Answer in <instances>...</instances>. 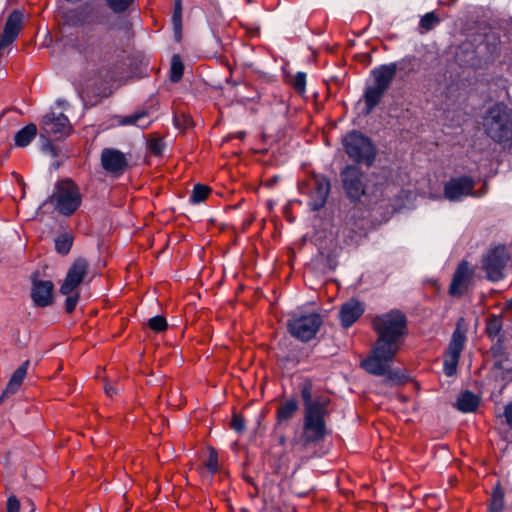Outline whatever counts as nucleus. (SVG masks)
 I'll return each instance as SVG.
<instances>
[{
	"label": "nucleus",
	"mask_w": 512,
	"mask_h": 512,
	"mask_svg": "<svg viewBox=\"0 0 512 512\" xmlns=\"http://www.w3.org/2000/svg\"><path fill=\"white\" fill-rule=\"evenodd\" d=\"M33 284H34L33 288H45V289H48V288H53V286H54L51 281H39V282H36L35 279H33Z\"/></svg>",
	"instance_id": "nucleus-42"
},
{
	"label": "nucleus",
	"mask_w": 512,
	"mask_h": 512,
	"mask_svg": "<svg viewBox=\"0 0 512 512\" xmlns=\"http://www.w3.org/2000/svg\"><path fill=\"white\" fill-rule=\"evenodd\" d=\"M397 72L395 62L380 65L371 71L373 77L372 83L388 90Z\"/></svg>",
	"instance_id": "nucleus-18"
},
{
	"label": "nucleus",
	"mask_w": 512,
	"mask_h": 512,
	"mask_svg": "<svg viewBox=\"0 0 512 512\" xmlns=\"http://www.w3.org/2000/svg\"><path fill=\"white\" fill-rule=\"evenodd\" d=\"M31 505V509H30V512H34L35 511V505L33 502L30 503Z\"/></svg>",
	"instance_id": "nucleus-47"
},
{
	"label": "nucleus",
	"mask_w": 512,
	"mask_h": 512,
	"mask_svg": "<svg viewBox=\"0 0 512 512\" xmlns=\"http://www.w3.org/2000/svg\"><path fill=\"white\" fill-rule=\"evenodd\" d=\"M330 192V182L323 176H315L311 183L309 207L313 211L321 209Z\"/></svg>",
	"instance_id": "nucleus-15"
},
{
	"label": "nucleus",
	"mask_w": 512,
	"mask_h": 512,
	"mask_svg": "<svg viewBox=\"0 0 512 512\" xmlns=\"http://www.w3.org/2000/svg\"><path fill=\"white\" fill-rule=\"evenodd\" d=\"M323 325V317L320 313L312 311L294 312L287 319V332L294 339L308 343L316 338Z\"/></svg>",
	"instance_id": "nucleus-4"
},
{
	"label": "nucleus",
	"mask_w": 512,
	"mask_h": 512,
	"mask_svg": "<svg viewBox=\"0 0 512 512\" xmlns=\"http://www.w3.org/2000/svg\"><path fill=\"white\" fill-rule=\"evenodd\" d=\"M386 91L383 87L377 86L372 82L367 85L364 94L367 112H371L380 103Z\"/></svg>",
	"instance_id": "nucleus-23"
},
{
	"label": "nucleus",
	"mask_w": 512,
	"mask_h": 512,
	"mask_svg": "<svg viewBox=\"0 0 512 512\" xmlns=\"http://www.w3.org/2000/svg\"><path fill=\"white\" fill-rule=\"evenodd\" d=\"M466 290H448L449 294L453 297H460Z\"/></svg>",
	"instance_id": "nucleus-43"
},
{
	"label": "nucleus",
	"mask_w": 512,
	"mask_h": 512,
	"mask_svg": "<svg viewBox=\"0 0 512 512\" xmlns=\"http://www.w3.org/2000/svg\"><path fill=\"white\" fill-rule=\"evenodd\" d=\"M300 408L299 402L295 397H290L281 402L276 409V423L275 428L284 424H288L296 415Z\"/></svg>",
	"instance_id": "nucleus-17"
},
{
	"label": "nucleus",
	"mask_w": 512,
	"mask_h": 512,
	"mask_svg": "<svg viewBox=\"0 0 512 512\" xmlns=\"http://www.w3.org/2000/svg\"><path fill=\"white\" fill-rule=\"evenodd\" d=\"M471 275L472 270L470 269L468 262H461L454 274L449 288H460L461 286L466 285Z\"/></svg>",
	"instance_id": "nucleus-24"
},
{
	"label": "nucleus",
	"mask_w": 512,
	"mask_h": 512,
	"mask_svg": "<svg viewBox=\"0 0 512 512\" xmlns=\"http://www.w3.org/2000/svg\"><path fill=\"white\" fill-rule=\"evenodd\" d=\"M372 328L377 338L370 354L391 355L399 352L408 335V319L406 314L397 308L378 314L372 319Z\"/></svg>",
	"instance_id": "nucleus-2"
},
{
	"label": "nucleus",
	"mask_w": 512,
	"mask_h": 512,
	"mask_svg": "<svg viewBox=\"0 0 512 512\" xmlns=\"http://www.w3.org/2000/svg\"><path fill=\"white\" fill-rule=\"evenodd\" d=\"M64 105H65L64 101H60L59 100V101L56 102V106H58V107H63Z\"/></svg>",
	"instance_id": "nucleus-45"
},
{
	"label": "nucleus",
	"mask_w": 512,
	"mask_h": 512,
	"mask_svg": "<svg viewBox=\"0 0 512 512\" xmlns=\"http://www.w3.org/2000/svg\"><path fill=\"white\" fill-rule=\"evenodd\" d=\"M54 290H31L30 298L35 307L45 308L54 303Z\"/></svg>",
	"instance_id": "nucleus-25"
},
{
	"label": "nucleus",
	"mask_w": 512,
	"mask_h": 512,
	"mask_svg": "<svg viewBox=\"0 0 512 512\" xmlns=\"http://www.w3.org/2000/svg\"><path fill=\"white\" fill-rule=\"evenodd\" d=\"M279 442L280 444H284L285 442V437L284 436H281L280 439H279Z\"/></svg>",
	"instance_id": "nucleus-48"
},
{
	"label": "nucleus",
	"mask_w": 512,
	"mask_h": 512,
	"mask_svg": "<svg viewBox=\"0 0 512 512\" xmlns=\"http://www.w3.org/2000/svg\"><path fill=\"white\" fill-rule=\"evenodd\" d=\"M95 272L84 258H78L70 266L61 288H77L81 284H89Z\"/></svg>",
	"instance_id": "nucleus-13"
},
{
	"label": "nucleus",
	"mask_w": 512,
	"mask_h": 512,
	"mask_svg": "<svg viewBox=\"0 0 512 512\" xmlns=\"http://www.w3.org/2000/svg\"><path fill=\"white\" fill-rule=\"evenodd\" d=\"M504 340L505 336H500L497 338L496 343L490 348L493 357H499L502 354Z\"/></svg>",
	"instance_id": "nucleus-40"
},
{
	"label": "nucleus",
	"mask_w": 512,
	"mask_h": 512,
	"mask_svg": "<svg viewBox=\"0 0 512 512\" xmlns=\"http://www.w3.org/2000/svg\"><path fill=\"white\" fill-rule=\"evenodd\" d=\"M184 66L181 57L177 54L172 56L170 79L172 82H178L183 76Z\"/></svg>",
	"instance_id": "nucleus-30"
},
{
	"label": "nucleus",
	"mask_w": 512,
	"mask_h": 512,
	"mask_svg": "<svg viewBox=\"0 0 512 512\" xmlns=\"http://www.w3.org/2000/svg\"><path fill=\"white\" fill-rule=\"evenodd\" d=\"M230 426L235 432L242 433L245 430L244 417L240 414H233Z\"/></svg>",
	"instance_id": "nucleus-36"
},
{
	"label": "nucleus",
	"mask_w": 512,
	"mask_h": 512,
	"mask_svg": "<svg viewBox=\"0 0 512 512\" xmlns=\"http://www.w3.org/2000/svg\"><path fill=\"white\" fill-rule=\"evenodd\" d=\"M30 365V361H24L12 374L10 377L8 384L0 396V403H3L4 400L10 395L15 394L21 387L23 380L27 375V370Z\"/></svg>",
	"instance_id": "nucleus-19"
},
{
	"label": "nucleus",
	"mask_w": 512,
	"mask_h": 512,
	"mask_svg": "<svg viewBox=\"0 0 512 512\" xmlns=\"http://www.w3.org/2000/svg\"><path fill=\"white\" fill-rule=\"evenodd\" d=\"M172 24L175 38L177 41L181 38V7L180 3H176L175 11L172 16Z\"/></svg>",
	"instance_id": "nucleus-34"
},
{
	"label": "nucleus",
	"mask_w": 512,
	"mask_h": 512,
	"mask_svg": "<svg viewBox=\"0 0 512 512\" xmlns=\"http://www.w3.org/2000/svg\"><path fill=\"white\" fill-rule=\"evenodd\" d=\"M343 187L351 200H358L366 194L363 173L355 165H347L341 172Z\"/></svg>",
	"instance_id": "nucleus-11"
},
{
	"label": "nucleus",
	"mask_w": 512,
	"mask_h": 512,
	"mask_svg": "<svg viewBox=\"0 0 512 512\" xmlns=\"http://www.w3.org/2000/svg\"><path fill=\"white\" fill-rule=\"evenodd\" d=\"M48 201L59 214L70 216L80 207L82 196L75 183L71 180H64L57 183Z\"/></svg>",
	"instance_id": "nucleus-7"
},
{
	"label": "nucleus",
	"mask_w": 512,
	"mask_h": 512,
	"mask_svg": "<svg viewBox=\"0 0 512 512\" xmlns=\"http://www.w3.org/2000/svg\"><path fill=\"white\" fill-rule=\"evenodd\" d=\"M37 134V127L35 124L30 123L20 129L14 137L15 144L18 147H26L35 138Z\"/></svg>",
	"instance_id": "nucleus-26"
},
{
	"label": "nucleus",
	"mask_w": 512,
	"mask_h": 512,
	"mask_svg": "<svg viewBox=\"0 0 512 512\" xmlns=\"http://www.w3.org/2000/svg\"><path fill=\"white\" fill-rule=\"evenodd\" d=\"M343 146L349 158L358 164L371 166L376 158V147L364 134L351 131L343 138Z\"/></svg>",
	"instance_id": "nucleus-6"
},
{
	"label": "nucleus",
	"mask_w": 512,
	"mask_h": 512,
	"mask_svg": "<svg viewBox=\"0 0 512 512\" xmlns=\"http://www.w3.org/2000/svg\"><path fill=\"white\" fill-rule=\"evenodd\" d=\"M101 165L107 173L120 176L128 167V159L120 150L105 148L101 152Z\"/></svg>",
	"instance_id": "nucleus-14"
},
{
	"label": "nucleus",
	"mask_w": 512,
	"mask_h": 512,
	"mask_svg": "<svg viewBox=\"0 0 512 512\" xmlns=\"http://www.w3.org/2000/svg\"><path fill=\"white\" fill-rule=\"evenodd\" d=\"M438 18L436 17V15L433 13V12H429V13H426L421 21H420V24H421V27H423L424 29L426 30H429L431 29L436 23H438Z\"/></svg>",
	"instance_id": "nucleus-37"
},
{
	"label": "nucleus",
	"mask_w": 512,
	"mask_h": 512,
	"mask_svg": "<svg viewBox=\"0 0 512 512\" xmlns=\"http://www.w3.org/2000/svg\"><path fill=\"white\" fill-rule=\"evenodd\" d=\"M21 503L15 495L8 497L6 502V512H20Z\"/></svg>",
	"instance_id": "nucleus-39"
},
{
	"label": "nucleus",
	"mask_w": 512,
	"mask_h": 512,
	"mask_svg": "<svg viewBox=\"0 0 512 512\" xmlns=\"http://www.w3.org/2000/svg\"><path fill=\"white\" fill-rule=\"evenodd\" d=\"M148 326L154 332L161 333L167 330L168 323L164 316L156 315L149 319Z\"/></svg>",
	"instance_id": "nucleus-33"
},
{
	"label": "nucleus",
	"mask_w": 512,
	"mask_h": 512,
	"mask_svg": "<svg viewBox=\"0 0 512 512\" xmlns=\"http://www.w3.org/2000/svg\"><path fill=\"white\" fill-rule=\"evenodd\" d=\"M210 189L206 185L196 184L192 190L190 195V202L193 204H199L203 202L207 195L209 194Z\"/></svg>",
	"instance_id": "nucleus-31"
},
{
	"label": "nucleus",
	"mask_w": 512,
	"mask_h": 512,
	"mask_svg": "<svg viewBox=\"0 0 512 512\" xmlns=\"http://www.w3.org/2000/svg\"><path fill=\"white\" fill-rule=\"evenodd\" d=\"M29 409H32V407H26L25 411H28Z\"/></svg>",
	"instance_id": "nucleus-49"
},
{
	"label": "nucleus",
	"mask_w": 512,
	"mask_h": 512,
	"mask_svg": "<svg viewBox=\"0 0 512 512\" xmlns=\"http://www.w3.org/2000/svg\"><path fill=\"white\" fill-rule=\"evenodd\" d=\"M134 0H107L108 6L116 13L125 11Z\"/></svg>",
	"instance_id": "nucleus-35"
},
{
	"label": "nucleus",
	"mask_w": 512,
	"mask_h": 512,
	"mask_svg": "<svg viewBox=\"0 0 512 512\" xmlns=\"http://www.w3.org/2000/svg\"><path fill=\"white\" fill-rule=\"evenodd\" d=\"M510 259V253L505 246L491 249L483 259V269L487 278L497 282L504 277V269Z\"/></svg>",
	"instance_id": "nucleus-10"
},
{
	"label": "nucleus",
	"mask_w": 512,
	"mask_h": 512,
	"mask_svg": "<svg viewBox=\"0 0 512 512\" xmlns=\"http://www.w3.org/2000/svg\"><path fill=\"white\" fill-rule=\"evenodd\" d=\"M205 467L211 475H215L219 470L218 452L213 447L209 448V454L205 462Z\"/></svg>",
	"instance_id": "nucleus-32"
},
{
	"label": "nucleus",
	"mask_w": 512,
	"mask_h": 512,
	"mask_svg": "<svg viewBox=\"0 0 512 512\" xmlns=\"http://www.w3.org/2000/svg\"><path fill=\"white\" fill-rule=\"evenodd\" d=\"M293 86L300 92H304L306 86V74L304 72H297L293 79Z\"/></svg>",
	"instance_id": "nucleus-38"
},
{
	"label": "nucleus",
	"mask_w": 512,
	"mask_h": 512,
	"mask_svg": "<svg viewBox=\"0 0 512 512\" xmlns=\"http://www.w3.org/2000/svg\"><path fill=\"white\" fill-rule=\"evenodd\" d=\"M480 403V396L466 389L458 394L454 407L462 413H473L478 409Z\"/></svg>",
	"instance_id": "nucleus-20"
},
{
	"label": "nucleus",
	"mask_w": 512,
	"mask_h": 512,
	"mask_svg": "<svg viewBox=\"0 0 512 512\" xmlns=\"http://www.w3.org/2000/svg\"><path fill=\"white\" fill-rule=\"evenodd\" d=\"M105 392L109 395V396H113V394H116L117 391L115 388L111 387V386H105Z\"/></svg>",
	"instance_id": "nucleus-44"
},
{
	"label": "nucleus",
	"mask_w": 512,
	"mask_h": 512,
	"mask_svg": "<svg viewBox=\"0 0 512 512\" xmlns=\"http://www.w3.org/2000/svg\"><path fill=\"white\" fill-rule=\"evenodd\" d=\"M482 123L492 140L512 146V109L502 103L495 104L488 109Z\"/></svg>",
	"instance_id": "nucleus-3"
},
{
	"label": "nucleus",
	"mask_w": 512,
	"mask_h": 512,
	"mask_svg": "<svg viewBox=\"0 0 512 512\" xmlns=\"http://www.w3.org/2000/svg\"><path fill=\"white\" fill-rule=\"evenodd\" d=\"M119 126H136L139 128H147L151 124V119L145 111L134 112L125 116L115 117Z\"/></svg>",
	"instance_id": "nucleus-21"
},
{
	"label": "nucleus",
	"mask_w": 512,
	"mask_h": 512,
	"mask_svg": "<svg viewBox=\"0 0 512 512\" xmlns=\"http://www.w3.org/2000/svg\"><path fill=\"white\" fill-rule=\"evenodd\" d=\"M503 417L507 426L512 430V402L504 406Z\"/></svg>",
	"instance_id": "nucleus-41"
},
{
	"label": "nucleus",
	"mask_w": 512,
	"mask_h": 512,
	"mask_svg": "<svg viewBox=\"0 0 512 512\" xmlns=\"http://www.w3.org/2000/svg\"><path fill=\"white\" fill-rule=\"evenodd\" d=\"M467 341L465 319L458 318L450 342L444 354L443 372L446 376L452 377L457 372L461 353Z\"/></svg>",
	"instance_id": "nucleus-8"
},
{
	"label": "nucleus",
	"mask_w": 512,
	"mask_h": 512,
	"mask_svg": "<svg viewBox=\"0 0 512 512\" xmlns=\"http://www.w3.org/2000/svg\"><path fill=\"white\" fill-rule=\"evenodd\" d=\"M42 129L46 135H54L60 139L70 134L72 126L62 111L52 109L43 116Z\"/></svg>",
	"instance_id": "nucleus-12"
},
{
	"label": "nucleus",
	"mask_w": 512,
	"mask_h": 512,
	"mask_svg": "<svg viewBox=\"0 0 512 512\" xmlns=\"http://www.w3.org/2000/svg\"><path fill=\"white\" fill-rule=\"evenodd\" d=\"M475 181L469 176L452 177L444 185V197L452 202L462 201L467 196L482 197L487 192L484 184L478 191L474 190Z\"/></svg>",
	"instance_id": "nucleus-9"
},
{
	"label": "nucleus",
	"mask_w": 512,
	"mask_h": 512,
	"mask_svg": "<svg viewBox=\"0 0 512 512\" xmlns=\"http://www.w3.org/2000/svg\"><path fill=\"white\" fill-rule=\"evenodd\" d=\"M298 497H305L307 495L306 492H295Z\"/></svg>",
	"instance_id": "nucleus-46"
},
{
	"label": "nucleus",
	"mask_w": 512,
	"mask_h": 512,
	"mask_svg": "<svg viewBox=\"0 0 512 512\" xmlns=\"http://www.w3.org/2000/svg\"><path fill=\"white\" fill-rule=\"evenodd\" d=\"M364 313L362 304L357 300L344 303L339 311V319L343 328L351 327Z\"/></svg>",
	"instance_id": "nucleus-16"
},
{
	"label": "nucleus",
	"mask_w": 512,
	"mask_h": 512,
	"mask_svg": "<svg viewBox=\"0 0 512 512\" xmlns=\"http://www.w3.org/2000/svg\"><path fill=\"white\" fill-rule=\"evenodd\" d=\"M505 491L500 481H497L490 493L488 512H503L505 508Z\"/></svg>",
	"instance_id": "nucleus-22"
},
{
	"label": "nucleus",
	"mask_w": 512,
	"mask_h": 512,
	"mask_svg": "<svg viewBox=\"0 0 512 512\" xmlns=\"http://www.w3.org/2000/svg\"><path fill=\"white\" fill-rule=\"evenodd\" d=\"M398 352L387 356L385 353L369 354L360 363L367 373L374 376H383L385 385H400L406 382L407 376L399 369L391 367V363Z\"/></svg>",
	"instance_id": "nucleus-5"
},
{
	"label": "nucleus",
	"mask_w": 512,
	"mask_h": 512,
	"mask_svg": "<svg viewBox=\"0 0 512 512\" xmlns=\"http://www.w3.org/2000/svg\"><path fill=\"white\" fill-rule=\"evenodd\" d=\"M313 387V382L309 378L298 384L304 407L301 434V443L304 447L323 441L329 434L326 416L330 400L323 396L313 398Z\"/></svg>",
	"instance_id": "nucleus-1"
},
{
	"label": "nucleus",
	"mask_w": 512,
	"mask_h": 512,
	"mask_svg": "<svg viewBox=\"0 0 512 512\" xmlns=\"http://www.w3.org/2000/svg\"><path fill=\"white\" fill-rule=\"evenodd\" d=\"M73 243V237L69 233H62L55 239V248L58 253L68 254Z\"/></svg>",
	"instance_id": "nucleus-28"
},
{
	"label": "nucleus",
	"mask_w": 512,
	"mask_h": 512,
	"mask_svg": "<svg viewBox=\"0 0 512 512\" xmlns=\"http://www.w3.org/2000/svg\"><path fill=\"white\" fill-rule=\"evenodd\" d=\"M61 294L66 296L65 299V312L71 314L79 302L80 293L79 290H59Z\"/></svg>",
	"instance_id": "nucleus-29"
},
{
	"label": "nucleus",
	"mask_w": 512,
	"mask_h": 512,
	"mask_svg": "<svg viewBox=\"0 0 512 512\" xmlns=\"http://www.w3.org/2000/svg\"><path fill=\"white\" fill-rule=\"evenodd\" d=\"M485 332L491 340L505 336L503 333L502 318L496 315L489 317L486 322Z\"/></svg>",
	"instance_id": "nucleus-27"
}]
</instances>
